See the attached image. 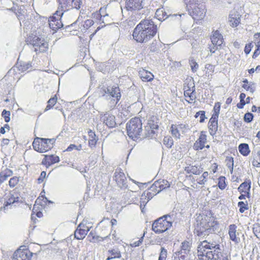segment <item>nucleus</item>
<instances>
[{"instance_id": "nucleus-1", "label": "nucleus", "mask_w": 260, "mask_h": 260, "mask_svg": "<svg viewBox=\"0 0 260 260\" xmlns=\"http://www.w3.org/2000/svg\"><path fill=\"white\" fill-rule=\"evenodd\" d=\"M157 30V25L152 19H143L134 29L133 39L137 43H147L155 36Z\"/></svg>"}, {"instance_id": "nucleus-2", "label": "nucleus", "mask_w": 260, "mask_h": 260, "mask_svg": "<svg viewBox=\"0 0 260 260\" xmlns=\"http://www.w3.org/2000/svg\"><path fill=\"white\" fill-rule=\"evenodd\" d=\"M127 134L134 141L142 140L144 130L142 128V119L137 117L131 119L126 124Z\"/></svg>"}, {"instance_id": "nucleus-3", "label": "nucleus", "mask_w": 260, "mask_h": 260, "mask_svg": "<svg viewBox=\"0 0 260 260\" xmlns=\"http://www.w3.org/2000/svg\"><path fill=\"white\" fill-rule=\"evenodd\" d=\"M212 212L210 210L206 215H199L196 218V230L198 235L204 236L206 235L207 230L209 229L210 221L214 219Z\"/></svg>"}, {"instance_id": "nucleus-4", "label": "nucleus", "mask_w": 260, "mask_h": 260, "mask_svg": "<svg viewBox=\"0 0 260 260\" xmlns=\"http://www.w3.org/2000/svg\"><path fill=\"white\" fill-rule=\"evenodd\" d=\"M58 7L56 14L63 15L64 13L71 9L79 10L82 5V0H57Z\"/></svg>"}, {"instance_id": "nucleus-5", "label": "nucleus", "mask_w": 260, "mask_h": 260, "mask_svg": "<svg viewBox=\"0 0 260 260\" xmlns=\"http://www.w3.org/2000/svg\"><path fill=\"white\" fill-rule=\"evenodd\" d=\"M56 141L55 139H48L36 137L32 143V147L35 150L40 153L45 152L53 147Z\"/></svg>"}, {"instance_id": "nucleus-6", "label": "nucleus", "mask_w": 260, "mask_h": 260, "mask_svg": "<svg viewBox=\"0 0 260 260\" xmlns=\"http://www.w3.org/2000/svg\"><path fill=\"white\" fill-rule=\"evenodd\" d=\"M171 226V221L165 218L162 216L154 221L152 230L155 233L159 234L167 231Z\"/></svg>"}, {"instance_id": "nucleus-7", "label": "nucleus", "mask_w": 260, "mask_h": 260, "mask_svg": "<svg viewBox=\"0 0 260 260\" xmlns=\"http://www.w3.org/2000/svg\"><path fill=\"white\" fill-rule=\"evenodd\" d=\"M100 93L102 96H106V99H108V96L109 98H115L116 100V103L118 102L121 96L120 88L118 86H115L112 87L103 86L100 90Z\"/></svg>"}, {"instance_id": "nucleus-8", "label": "nucleus", "mask_w": 260, "mask_h": 260, "mask_svg": "<svg viewBox=\"0 0 260 260\" xmlns=\"http://www.w3.org/2000/svg\"><path fill=\"white\" fill-rule=\"evenodd\" d=\"M63 15L56 14V12L53 14V16H50L49 18L48 22L49 27L53 30L56 31L58 29L64 27V24L61 20Z\"/></svg>"}, {"instance_id": "nucleus-9", "label": "nucleus", "mask_w": 260, "mask_h": 260, "mask_svg": "<svg viewBox=\"0 0 260 260\" xmlns=\"http://www.w3.org/2000/svg\"><path fill=\"white\" fill-rule=\"evenodd\" d=\"M155 16L158 20L162 21L166 19H170V20L179 19L181 15L168 14L162 7L156 10Z\"/></svg>"}, {"instance_id": "nucleus-10", "label": "nucleus", "mask_w": 260, "mask_h": 260, "mask_svg": "<svg viewBox=\"0 0 260 260\" xmlns=\"http://www.w3.org/2000/svg\"><path fill=\"white\" fill-rule=\"evenodd\" d=\"M188 12L194 20H197V23L201 22L202 20L204 18L206 14L204 7L203 5L200 7L194 6L193 8H191V9H189Z\"/></svg>"}, {"instance_id": "nucleus-11", "label": "nucleus", "mask_w": 260, "mask_h": 260, "mask_svg": "<svg viewBox=\"0 0 260 260\" xmlns=\"http://www.w3.org/2000/svg\"><path fill=\"white\" fill-rule=\"evenodd\" d=\"M144 0H126L125 8L127 11L136 12L143 8Z\"/></svg>"}, {"instance_id": "nucleus-12", "label": "nucleus", "mask_w": 260, "mask_h": 260, "mask_svg": "<svg viewBox=\"0 0 260 260\" xmlns=\"http://www.w3.org/2000/svg\"><path fill=\"white\" fill-rule=\"evenodd\" d=\"M32 253L28 249H18L13 254L12 260H31Z\"/></svg>"}, {"instance_id": "nucleus-13", "label": "nucleus", "mask_w": 260, "mask_h": 260, "mask_svg": "<svg viewBox=\"0 0 260 260\" xmlns=\"http://www.w3.org/2000/svg\"><path fill=\"white\" fill-rule=\"evenodd\" d=\"M213 250L217 251L218 250V252H221L220 246L218 244H214L208 242L206 240L203 241L198 245L197 247L198 251H201L202 250Z\"/></svg>"}, {"instance_id": "nucleus-14", "label": "nucleus", "mask_w": 260, "mask_h": 260, "mask_svg": "<svg viewBox=\"0 0 260 260\" xmlns=\"http://www.w3.org/2000/svg\"><path fill=\"white\" fill-rule=\"evenodd\" d=\"M121 169H116L114 176L113 179L117 182V185L120 188H126L127 185H126V179L124 174L120 171Z\"/></svg>"}, {"instance_id": "nucleus-15", "label": "nucleus", "mask_w": 260, "mask_h": 260, "mask_svg": "<svg viewBox=\"0 0 260 260\" xmlns=\"http://www.w3.org/2000/svg\"><path fill=\"white\" fill-rule=\"evenodd\" d=\"M237 226L235 224H230L229 226V235L230 239L236 244L240 242V238L239 237L240 233L237 231Z\"/></svg>"}, {"instance_id": "nucleus-16", "label": "nucleus", "mask_w": 260, "mask_h": 260, "mask_svg": "<svg viewBox=\"0 0 260 260\" xmlns=\"http://www.w3.org/2000/svg\"><path fill=\"white\" fill-rule=\"evenodd\" d=\"M207 143V136L205 132L202 131L199 138L194 143L193 148L195 150H202L205 148V144Z\"/></svg>"}, {"instance_id": "nucleus-17", "label": "nucleus", "mask_w": 260, "mask_h": 260, "mask_svg": "<svg viewBox=\"0 0 260 260\" xmlns=\"http://www.w3.org/2000/svg\"><path fill=\"white\" fill-rule=\"evenodd\" d=\"M211 42L213 45L216 46V49H220L221 45L223 42L222 36L216 30L214 32L211 38Z\"/></svg>"}, {"instance_id": "nucleus-18", "label": "nucleus", "mask_w": 260, "mask_h": 260, "mask_svg": "<svg viewBox=\"0 0 260 260\" xmlns=\"http://www.w3.org/2000/svg\"><path fill=\"white\" fill-rule=\"evenodd\" d=\"M60 161L59 156L57 155H46L45 157L42 160V164L46 166L47 167L51 166L52 165Z\"/></svg>"}, {"instance_id": "nucleus-19", "label": "nucleus", "mask_w": 260, "mask_h": 260, "mask_svg": "<svg viewBox=\"0 0 260 260\" xmlns=\"http://www.w3.org/2000/svg\"><path fill=\"white\" fill-rule=\"evenodd\" d=\"M208 128L210 134L214 136L218 130V118L211 117L208 123Z\"/></svg>"}, {"instance_id": "nucleus-20", "label": "nucleus", "mask_w": 260, "mask_h": 260, "mask_svg": "<svg viewBox=\"0 0 260 260\" xmlns=\"http://www.w3.org/2000/svg\"><path fill=\"white\" fill-rule=\"evenodd\" d=\"M164 45L165 44H163L160 40H154L149 45L148 49L151 52L158 53L160 51V48Z\"/></svg>"}, {"instance_id": "nucleus-21", "label": "nucleus", "mask_w": 260, "mask_h": 260, "mask_svg": "<svg viewBox=\"0 0 260 260\" xmlns=\"http://www.w3.org/2000/svg\"><path fill=\"white\" fill-rule=\"evenodd\" d=\"M31 64L32 62L30 61H24L23 60H19L18 59L17 63H16V66L19 71L21 72H24L32 67Z\"/></svg>"}, {"instance_id": "nucleus-22", "label": "nucleus", "mask_w": 260, "mask_h": 260, "mask_svg": "<svg viewBox=\"0 0 260 260\" xmlns=\"http://www.w3.org/2000/svg\"><path fill=\"white\" fill-rule=\"evenodd\" d=\"M209 260H221V252L213 250H206L204 253Z\"/></svg>"}, {"instance_id": "nucleus-23", "label": "nucleus", "mask_w": 260, "mask_h": 260, "mask_svg": "<svg viewBox=\"0 0 260 260\" xmlns=\"http://www.w3.org/2000/svg\"><path fill=\"white\" fill-rule=\"evenodd\" d=\"M240 17L238 14H230L229 16L230 25L232 27L237 26L240 23Z\"/></svg>"}, {"instance_id": "nucleus-24", "label": "nucleus", "mask_w": 260, "mask_h": 260, "mask_svg": "<svg viewBox=\"0 0 260 260\" xmlns=\"http://www.w3.org/2000/svg\"><path fill=\"white\" fill-rule=\"evenodd\" d=\"M251 182L250 179H246L242 183L238 188V191L241 193L246 192V190H250Z\"/></svg>"}, {"instance_id": "nucleus-25", "label": "nucleus", "mask_w": 260, "mask_h": 260, "mask_svg": "<svg viewBox=\"0 0 260 260\" xmlns=\"http://www.w3.org/2000/svg\"><path fill=\"white\" fill-rule=\"evenodd\" d=\"M88 229H81L78 226L75 232V237L78 240L83 239L87 234Z\"/></svg>"}, {"instance_id": "nucleus-26", "label": "nucleus", "mask_w": 260, "mask_h": 260, "mask_svg": "<svg viewBox=\"0 0 260 260\" xmlns=\"http://www.w3.org/2000/svg\"><path fill=\"white\" fill-rule=\"evenodd\" d=\"M104 123L109 128H113L115 126L116 123L115 121V117L114 115H108L104 116Z\"/></svg>"}, {"instance_id": "nucleus-27", "label": "nucleus", "mask_w": 260, "mask_h": 260, "mask_svg": "<svg viewBox=\"0 0 260 260\" xmlns=\"http://www.w3.org/2000/svg\"><path fill=\"white\" fill-rule=\"evenodd\" d=\"M157 183V186L159 189L157 191V192H160L161 191L167 188L170 187V184L169 182L165 179H158L155 181Z\"/></svg>"}, {"instance_id": "nucleus-28", "label": "nucleus", "mask_w": 260, "mask_h": 260, "mask_svg": "<svg viewBox=\"0 0 260 260\" xmlns=\"http://www.w3.org/2000/svg\"><path fill=\"white\" fill-rule=\"evenodd\" d=\"M238 150L244 156H248L250 152L249 145L247 143H241L238 146Z\"/></svg>"}, {"instance_id": "nucleus-29", "label": "nucleus", "mask_w": 260, "mask_h": 260, "mask_svg": "<svg viewBox=\"0 0 260 260\" xmlns=\"http://www.w3.org/2000/svg\"><path fill=\"white\" fill-rule=\"evenodd\" d=\"M140 76L143 81L149 82L152 81L154 78V76L149 72L145 70L140 71L139 73Z\"/></svg>"}, {"instance_id": "nucleus-30", "label": "nucleus", "mask_w": 260, "mask_h": 260, "mask_svg": "<svg viewBox=\"0 0 260 260\" xmlns=\"http://www.w3.org/2000/svg\"><path fill=\"white\" fill-rule=\"evenodd\" d=\"M158 119L156 116H153L151 118L148 120V126H147L148 129H158L159 128V125L158 124Z\"/></svg>"}, {"instance_id": "nucleus-31", "label": "nucleus", "mask_w": 260, "mask_h": 260, "mask_svg": "<svg viewBox=\"0 0 260 260\" xmlns=\"http://www.w3.org/2000/svg\"><path fill=\"white\" fill-rule=\"evenodd\" d=\"M215 218L214 217V219H212V221H210V223H209V229L207 230V232H206V235H208L209 233H212L217 231L218 229L219 223L218 221L215 220Z\"/></svg>"}, {"instance_id": "nucleus-32", "label": "nucleus", "mask_w": 260, "mask_h": 260, "mask_svg": "<svg viewBox=\"0 0 260 260\" xmlns=\"http://www.w3.org/2000/svg\"><path fill=\"white\" fill-rule=\"evenodd\" d=\"M191 243L188 241H184L181 243V250H182L183 254L187 255L190 251Z\"/></svg>"}, {"instance_id": "nucleus-33", "label": "nucleus", "mask_w": 260, "mask_h": 260, "mask_svg": "<svg viewBox=\"0 0 260 260\" xmlns=\"http://www.w3.org/2000/svg\"><path fill=\"white\" fill-rule=\"evenodd\" d=\"M154 129H148L147 126H145V129L143 132L142 139L146 138H153L155 135L157 136Z\"/></svg>"}, {"instance_id": "nucleus-34", "label": "nucleus", "mask_w": 260, "mask_h": 260, "mask_svg": "<svg viewBox=\"0 0 260 260\" xmlns=\"http://www.w3.org/2000/svg\"><path fill=\"white\" fill-rule=\"evenodd\" d=\"M177 210H175V208L172 210V212L169 213L168 214H166L163 215L164 217L167 220H169V221H171L172 222V224H173V222L176 220L177 217Z\"/></svg>"}, {"instance_id": "nucleus-35", "label": "nucleus", "mask_w": 260, "mask_h": 260, "mask_svg": "<svg viewBox=\"0 0 260 260\" xmlns=\"http://www.w3.org/2000/svg\"><path fill=\"white\" fill-rule=\"evenodd\" d=\"M108 252L110 254V256H108L106 260H111L113 258H120L121 257L120 252L118 249H113L109 250Z\"/></svg>"}, {"instance_id": "nucleus-36", "label": "nucleus", "mask_w": 260, "mask_h": 260, "mask_svg": "<svg viewBox=\"0 0 260 260\" xmlns=\"http://www.w3.org/2000/svg\"><path fill=\"white\" fill-rule=\"evenodd\" d=\"M19 197H15L14 195L11 194V196L8 199V200L4 203V208L8 207L9 205H12L14 203L19 202Z\"/></svg>"}, {"instance_id": "nucleus-37", "label": "nucleus", "mask_w": 260, "mask_h": 260, "mask_svg": "<svg viewBox=\"0 0 260 260\" xmlns=\"http://www.w3.org/2000/svg\"><path fill=\"white\" fill-rule=\"evenodd\" d=\"M163 144L169 149L174 144V141L171 136H165L163 139Z\"/></svg>"}, {"instance_id": "nucleus-38", "label": "nucleus", "mask_w": 260, "mask_h": 260, "mask_svg": "<svg viewBox=\"0 0 260 260\" xmlns=\"http://www.w3.org/2000/svg\"><path fill=\"white\" fill-rule=\"evenodd\" d=\"M225 177L223 176H221L218 178L217 186L221 190L225 189L227 185L225 182Z\"/></svg>"}, {"instance_id": "nucleus-39", "label": "nucleus", "mask_w": 260, "mask_h": 260, "mask_svg": "<svg viewBox=\"0 0 260 260\" xmlns=\"http://www.w3.org/2000/svg\"><path fill=\"white\" fill-rule=\"evenodd\" d=\"M77 23V20L72 23L70 24H64V27H62V28L65 29L66 31H68V32H71L72 30H76V28L77 27L76 26Z\"/></svg>"}, {"instance_id": "nucleus-40", "label": "nucleus", "mask_w": 260, "mask_h": 260, "mask_svg": "<svg viewBox=\"0 0 260 260\" xmlns=\"http://www.w3.org/2000/svg\"><path fill=\"white\" fill-rule=\"evenodd\" d=\"M106 238V237L105 238H103L99 236L94 235V236H92V237L91 236H88L87 238L88 240L89 241H90V242L96 243V242H99L100 241H103Z\"/></svg>"}, {"instance_id": "nucleus-41", "label": "nucleus", "mask_w": 260, "mask_h": 260, "mask_svg": "<svg viewBox=\"0 0 260 260\" xmlns=\"http://www.w3.org/2000/svg\"><path fill=\"white\" fill-rule=\"evenodd\" d=\"M238 206L239 208V212L241 213H244L245 210L248 209V203L247 201L246 203H244L243 201L239 202L238 203Z\"/></svg>"}, {"instance_id": "nucleus-42", "label": "nucleus", "mask_w": 260, "mask_h": 260, "mask_svg": "<svg viewBox=\"0 0 260 260\" xmlns=\"http://www.w3.org/2000/svg\"><path fill=\"white\" fill-rule=\"evenodd\" d=\"M220 104L219 102L216 103L213 108L214 113L212 114L211 117L218 118L219 116V114L220 113Z\"/></svg>"}, {"instance_id": "nucleus-43", "label": "nucleus", "mask_w": 260, "mask_h": 260, "mask_svg": "<svg viewBox=\"0 0 260 260\" xmlns=\"http://www.w3.org/2000/svg\"><path fill=\"white\" fill-rule=\"evenodd\" d=\"M171 132L172 136L175 138H180V133L177 126L175 124H172L171 126Z\"/></svg>"}, {"instance_id": "nucleus-44", "label": "nucleus", "mask_w": 260, "mask_h": 260, "mask_svg": "<svg viewBox=\"0 0 260 260\" xmlns=\"http://www.w3.org/2000/svg\"><path fill=\"white\" fill-rule=\"evenodd\" d=\"M254 115L249 112H247L244 115L243 120L245 122L250 123L253 120Z\"/></svg>"}, {"instance_id": "nucleus-45", "label": "nucleus", "mask_w": 260, "mask_h": 260, "mask_svg": "<svg viewBox=\"0 0 260 260\" xmlns=\"http://www.w3.org/2000/svg\"><path fill=\"white\" fill-rule=\"evenodd\" d=\"M189 63L192 71L194 73L196 72L199 68V65L195 59L193 57H190L189 59Z\"/></svg>"}, {"instance_id": "nucleus-46", "label": "nucleus", "mask_w": 260, "mask_h": 260, "mask_svg": "<svg viewBox=\"0 0 260 260\" xmlns=\"http://www.w3.org/2000/svg\"><path fill=\"white\" fill-rule=\"evenodd\" d=\"M254 85V83L252 82H250L248 84H243L242 85V87L247 91L249 90L252 93H253L255 91Z\"/></svg>"}, {"instance_id": "nucleus-47", "label": "nucleus", "mask_w": 260, "mask_h": 260, "mask_svg": "<svg viewBox=\"0 0 260 260\" xmlns=\"http://www.w3.org/2000/svg\"><path fill=\"white\" fill-rule=\"evenodd\" d=\"M253 232L254 235L257 238H260V224L255 223L253 225Z\"/></svg>"}, {"instance_id": "nucleus-48", "label": "nucleus", "mask_w": 260, "mask_h": 260, "mask_svg": "<svg viewBox=\"0 0 260 260\" xmlns=\"http://www.w3.org/2000/svg\"><path fill=\"white\" fill-rule=\"evenodd\" d=\"M191 166L192 168L191 172L193 174L199 175L203 171V168H202L201 166Z\"/></svg>"}, {"instance_id": "nucleus-49", "label": "nucleus", "mask_w": 260, "mask_h": 260, "mask_svg": "<svg viewBox=\"0 0 260 260\" xmlns=\"http://www.w3.org/2000/svg\"><path fill=\"white\" fill-rule=\"evenodd\" d=\"M10 112L5 109H4L2 112V116L4 118L6 122H9L10 121Z\"/></svg>"}, {"instance_id": "nucleus-50", "label": "nucleus", "mask_w": 260, "mask_h": 260, "mask_svg": "<svg viewBox=\"0 0 260 260\" xmlns=\"http://www.w3.org/2000/svg\"><path fill=\"white\" fill-rule=\"evenodd\" d=\"M209 174L208 172H204L202 176L199 178L198 183L200 185H203L207 181L206 178L208 177Z\"/></svg>"}, {"instance_id": "nucleus-51", "label": "nucleus", "mask_w": 260, "mask_h": 260, "mask_svg": "<svg viewBox=\"0 0 260 260\" xmlns=\"http://www.w3.org/2000/svg\"><path fill=\"white\" fill-rule=\"evenodd\" d=\"M167 255V250L164 247H161L158 260H166Z\"/></svg>"}, {"instance_id": "nucleus-52", "label": "nucleus", "mask_w": 260, "mask_h": 260, "mask_svg": "<svg viewBox=\"0 0 260 260\" xmlns=\"http://www.w3.org/2000/svg\"><path fill=\"white\" fill-rule=\"evenodd\" d=\"M19 178L18 177L15 176L11 178L9 181V185L10 187H14L18 183Z\"/></svg>"}, {"instance_id": "nucleus-53", "label": "nucleus", "mask_w": 260, "mask_h": 260, "mask_svg": "<svg viewBox=\"0 0 260 260\" xmlns=\"http://www.w3.org/2000/svg\"><path fill=\"white\" fill-rule=\"evenodd\" d=\"M111 21V19L110 17L109 16V15H108V16H105V17H103L102 21L101 22V25L102 24H103V25H102V27H103V26H104L106 25L110 24Z\"/></svg>"}, {"instance_id": "nucleus-54", "label": "nucleus", "mask_w": 260, "mask_h": 260, "mask_svg": "<svg viewBox=\"0 0 260 260\" xmlns=\"http://www.w3.org/2000/svg\"><path fill=\"white\" fill-rule=\"evenodd\" d=\"M155 195L156 193H153L150 191H148L146 194H145V192H143L142 194V197H145V200L147 198L148 201H150Z\"/></svg>"}, {"instance_id": "nucleus-55", "label": "nucleus", "mask_w": 260, "mask_h": 260, "mask_svg": "<svg viewBox=\"0 0 260 260\" xmlns=\"http://www.w3.org/2000/svg\"><path fill=\"white\" fill-rule=\"evenodd\" d=\"M174 255L178 257V260H184L186 257V255L183 254L182 252V250L181 249L179 251H177L174 253Z\"/></svg>"}, {"instance_id": "nucleus-56", "label": "nucleus", "mask_w": 260, "mask_h": 260, "mask_svg": "<svg viewBox=\"0 0 260 260\" xmlns=\"http://www.w3.org/2000/svg\"><path fill=\"white\" fill-rule=\"evenodd\" d=\"M157 183L155 181L153 184H152L149 188H148L149 191L152 192L153 193H156V195L159 192H157L159 188H158L157 186Z\"/></svg>"}, {"instance_id": "nucleus-57", "label": "nucleus", "mask_w": 260, "mask_h": 260, "mask_svg": "<svg viewBox=\"0 0 260 260\" xmlns=\"http://www.w3.org/2000/svg\"><path fill=\"white\" fill-rule=\"evenodd\" d=\"M108 7V5H107L100 8L99 12L101 14L102 16L105 17V16H108V15H109L107 12Z\"/></svg>"}, {"instance_id": "nucleus-58", "label": "nucleus", "mask_w": 260, "mask_h": 260, "mask_svg": "<svg viewBox=\"0 0 260 260\" xmlns=\"http://www.w3.org/2000/svg\"><path fill=\"white\" fill-rule=\"evenodd\" d=\"M205 252H206L205 250L203 249L202 250H201V251H198V252L199 253L198 256L200 260H209L207 257L206 256L205 254L204 253Z\"/></svg>"}, {"instance_id": "nucleus-59", "label": "nucleus", "mask_w": 260, "mask_h": 260, "mask_svg": "<svg viewBox=\"0 0 260 260\" xmlns=\"http://www.w3.org/2000/svg\"><path fill=\"white\" fill-rule=\"evenodd\" d=\"M253 45L252 43H249L248 44H246L245 48H244V52L247 55L250 53L251 48L253 47Z\"/></svg>"}, {"instance_id": "nucleus-60", "label": "nucleus", "mask_w": 260, "mask_h": 260, "mask_svg": "<svg viewBox=\"0 0 260 260\" xmlns=\"http://www.w3.org/2000/svg\"><path fill=\"white\" fill-rule=\"evenodd\" d=\"M149 201H148V199H147V201H146L145 200V197H142L141 198L140 201V208L141 209L142 212H144V209L145 206H146V204L148 203Z\"/></svg>"}, {"instance_id": "nucleus-61", "label": "nucleus", "mask_w": 260, "mask_h": 260, "mask_svg": "<svg viewBox=\"0 0 260 260\" xmlns=\"http://www.w3.org/2000/svg\"><path fill=\"white\" fill-rule=\"evenodd\" d=\"M226 161H227L226 166L228 168L234 167V158L233 157L227 158Z\"/></svg>"}, {"instance_id": "nucleus-62", "label": "nucleus", "mask_w": 260, "mask_h": 260, "mask_svg": "<svg viewBox=\"0 0 260 260\" xmlns=\"http://www.w3.org/2000/svg\"><path fill=\"white\" fill-rule=\"evenodd\" d=\"M92 15L93 16V18L99 21L100 24H101V22L103 18V16H102L101 14H100L99 11H96L93 13Z\"/></svg>"}, {"instance_id": "nucleus-63", "label": "nucleus", "mask_w": 260, "mask_h": 260, "mask_svg": "<svg viewBox=\"0 0 260 260\" xmlns=\"http://www.w3.org/2000/svg\"><path fill=\"white\" fill-rule=\"evenodd\" d=\"M40 40V39L39 37H37L36 39L33 40V43L34 46H43L44 47H47L48 46L47 44H46L45 43H42L41 45H40L39 43L38 42Z\"/></svg>"}, {"instance_id": "nucleus-64", "label": "nucleus", "mask_w": 260, "mask_h": 260, "mask_svg": "<svg viewBox=\"0 0 260 260\" xmlns=\"http://www.w3.org/2000/svg\"><path fill=\"white\" fill-rule=\"evenodd\" d=\"M46 175V172L45 171H42L41 173L40 176L38 178V182L39 183H41L43 182L44 179L45 178Z\"/></svg>"}]
</instances>
